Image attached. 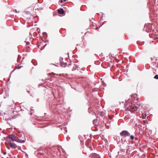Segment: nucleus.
Instances as JSON below:
<instances>
[{
    "instance_id": "1",
    "label": "nucleus",
    "mask_w": 158,
    "mask_h": 158,
    "mask_svg": "<svg viewBox=\"0 0 158 158\" xmlns=\"http://www.w3.org/2000/svg\"><path fill=\"white\" fill-rule=\"evenodd\" d=\"M10 139L13 141H15L19 143H24L25 142V139H21L18 138L14 134H10Z\"/></svg>"
},
{
    "instance_id": "2",
    "label": "nucleus",
    "mask_w": 158,
    "mask_h": 158,
    "mask_svg": "<svg viewBox=\"0 0 158 158\" xmlns=\"http://www.w3.org/2000/svg\"><path fill=\"white\" fill-rule=\"evenodd\" d=\"M120 135L123 137L124 138L130 136V133L127 130H123L120 133Z\"/></svg>"
},
{
    "instance_id": "3",
    "label": "nucleus",
    "mask_w": 158,
    "mask_h": 158,
    "mask_svg": "<svg viewBox=\"0 0 158 158\" xmlns=\"http://www.w3.org/2000/svg\"><path fill=\"white\" fill-rule=\"evenodd\" d=\"M129 106L130 107V108L131 109L130 111L131 112H134V111L137 110L138 108V107L137 106H135V105L133 106L132 105H129Z\"/></svg>"
},
{
    "instance_id": "4",
    "label": "nucleus",
    "mask_w": 158,
    "mask_h": 158,
    "mask_svg": "<svg viewBox=\"0 0 158 158\" xmlns=\"http://www.w3.org/2000/svg\"><path fill=\"white\" fill-rule=\"evenodd\" d=\"M58 12L60 14H63L64 13V11L62 8L59 9L58 10Z\"/></svg>"
},
{
    "instance_id": "5",
    "label": "nucleus",
    "mask_w": 158,
    "mask_h": 158,
    "mask_svg": "<svg viewBox=\"0 0 158 158\" xmlns=\"http://www.w3.org/2000/svg\"><path fill=\"white\" fill-rule=\"evenodd\" d=\"M17 145L15 143H10V148H16Z\"/></svg>"
},
{
    "instance_id": "6",
    "label": "nucleus",
    "mask_w": 158,
    "mask_h": 158,
    "mask_svg": "<svg viewBox=\"0 0 158 158\" xmlns=\"http://www.w3.org/2000/svg\"><path fill=\"white\" fill-rule=\"evenodd\" d=\"M130 139L131 140H133L134 139H135V137L133 135H130Z\"/></svg>"
},
{
    "instance_id": "7",
    "label": "nucleus",
    "mask_w": 158,
    "mask_h": 158,
    "mask_svg": "<svg viewBox=\"0 0 158 158\" xmlns=\"http://www.w3.org/2000/svg\"><path fill=\"white\" fill-rule=\"evenodd\" d=\"M63 58L62 57H60V58L59 60L60 61V63L61 64H62V60H63Z\"/></svg>"
},
{
    "instance_id": "8",
    "label": "nucleus",
    "mask_w": 158,
    "mask_h": 158,
    "mask_svg": "<svg viewBox=\"0 0 158 158\" xmlns=\"http://www.w3.org/2000/svg\"><path fill=\"white\" fill-rule=\"evenodd\" d=\"M97 122V120H93V123L95 125H97L96 123Z\"/></svg>"
},
{
    "instance_id": "9",
    "label": "nucleus",
    "mask_w": 158,
    "mask_h": 158,
    "mask_svg": "<svg viewBox=\"0 0 158 158\" xmlns=\"http://www.w3.org/2000/svg\"><path fill=\"white\" fill-rule=\"evenodd\" d=\"M8 143L6 142L5 143V144L7 147H8V145L9 146V145H10V142H8Z\"/></svg>"
},
{
    "instance_id": "10",
    "label": "nucleus",
    "mask_w": 158,
    "mask_h": 158,
    "mask_svg": "<svg viewBox=\"0 0 158 158\" xmlns=\"http://www.w3.org/2000/svg\"><path fill=\"white\" fill-rule=\"evenodd\" d=\"M154 78L156 79H158V75H155L154 77Z\"/></svg>"
},
{
    "instance_id": "11",
    "label": "nucleus",
    "mask_w": 158,
    "mask_h": 158,
    "mask_svg": "<svg viewBox=\"0 0 158 158\" xmlns=\"http://www.w3.org/2000/svg\"><path fill=\"white\" fill-rule=\"evenodd\" d=\"M16 117V115H15L14 116H13L11 117H10V120L11 119H14Z\"/></svg>"
},
{
    "instance_id": "12",
    "label": "nucleus",
    "mask_w": 158,
    "mask_h": 158,
    "mask_svg": "<svg viewBox=\"0 0 158 158\" xmlns=\"http://www.w3.org/2000/svg\"><path fill=\"white\" fill-rule=\"evenodd\" d=\"M62 66L63 65H66V64H67V63H64L62 61V64H61Z\"/></svg>"
},
{
    "instance_id": "13",
    "label": "nucleus",
    "mask_w": 158,
    "mask_h": 158,
    "mask_svg": "<svg viewBox=\"0 0 158 158\" xmlns=\"http://www.w3.org/2000/svg\"><path fill=\"white\" fill-rule=\"evenodd\" d=\"M27 40V39H26V41H25V42L27 44L29 45V44H30V42H28V41H27V42L26 41Z\"/></svg>"
},
{
    "instance_id": "14",
    "label": "nucleus",
    "mask_w": 158,
    "mask_h": 158,
    "mask_svg": "<svg viewBox=\"0 0 158 158\" xmlns=\"http://www.w3.org/2000/svg\"><path fill=\"white\" fill-rule=\"evenodd\" d=\"M13 11L14 12H15L16 13H17V11L16 10H15V9ZM18 12L19 13V11H18Z\"/></svg>"
},
{
    "instance_id": "15",
    "label": "nucleus",
    "mask_w": 158,
    "mask_h": 158,
    "mask_svg": "<svg viewBox=\"0 0 158 158\" xmlns=\"http://www.w3.org/2000/svg\"><path fill=\"white\" fill-rule=\"evenodd\" d=\"M29 34H30V35H29V38L30 39L32 37V35L30 32L29 33Z\"/></svg>"
},
{
    "instance_id": "16",
    "label": "nucleus",
    "mask_w": 158,
    "mask_h": 158,
    "mask_svg": "<svg viewBox=\"0 0 158 158\" xmlns=\"http://www.w3.org/2000/svg\"><path fill=\"white\" fill-rule=\"evenodd\" d=\"M66 0H61L60 1V2L61 3L63 2H64L66 1Z\"/></svg>"
},
{
    "instance_id": "17",
    "label": "nucleus",
    "mask_w": 158,
    "mask_h": 158,
    "mask_svg": "<svg viewBox=\"0 0 158 158\" xmlns=\"http://www.w3.org/2000/svg\"><path fill=\"white\" fill-rule=\"evenodd\" d=\"M10 138V135H8L7 136V139H9Z\"/></svg>"
},
{
    "instance_id": "18",
    "label": "nucleus",
    "mask_w": 158,
    "mask_h": 158,
    "mask_svg": "<svg viewBox=\"0 0 158 158\" xmlns=\"http://www.w3.org/2000/svg\"><path fill=\"white\" fill-rule=\"evenodd\" d=\"M135 139L136 140H138V138L137 137L135 138Z\"/></svg>"
},
{
    "instance_id": "19",
    "label": "nucleus",
    "mask_w": 158,
    "mask_h": 158,
    "mask_svg": "<svg viewBox=\"0 0 158 158\" xmlns=\"http://www.w3.org/2000/svg\"><path fill=\"white\" fill-rule=\"evenodd\" d=\"M134 97H135L137 96L136 94H134Z\"/></svg>"
},
{
    "instance_id": "20",
    "label": "nucleus",
    "mask_w": 158,
    "mask_h": 158,
    "mask_svg": "<svg viewBox=\"0 0 158 158\" xmlns=\"http://www.w3.org/2000/svg\"><path fill=\"white\" fill-rule=\"evenodd\" d=\"M122 142H123V143H124L125 142H127V140H125L124 141V142H123V141H122Z\"/></svg>"
},
{
    "instance_id": "21",
    "label": "nucleus",
    "mask_w": 158,
    "mask_h": 158,
    "mask_svg": "<svg viewBox=\"0 0 158 158\" xmlns=\"http://www.w3.org/2000/svg\"><path fill=\"white\" fill-rule=\"evenodd\" d=\"M47 44H46V45H45V46H44V48H43V49H41V50H42L45 47V46Z\"/></svg>"
},
{
    "instance_id": "22",
    "label": "nucleus",
    "mask_w": 158,
    "mask_h": 158,
    "mask_svg": "<svg viewBox=\"0 0 158 158\" xmlns=\"http://www.w3.org/2000/svg\"><path fill=\"white\" fill-rule=\"evenodd\" d=\"M157 31V30H152V32H153V31H154V32H155V31Z\"/></svg>"
},
{
    "instance_id": "23",
    "label": "nucleus",
    "mask_w": 158,
    "mask_h": 158,
    "mask_svg": "<svg viewBox=\"0 0 158 158\" xmlns=\"http://www.w3.org/2000/svg\"><path fill=\"white\" fill-rule=\"evenodd\" d=\"M122 151L123 152H125V149H123V150H122Z\"/></svg>"
},
{
    "instance_id": "24",
    "label": "nucleus",
    "mask_w": 158,
    "mask_h": 158,
    "mask_svg": "<svg viewBox=\"0 0 158 158\" xmlns=\"http://www.w3.org/2000/svg\"><path fill=\"white\" fill-rule=\"evenodd\" d=\"M149 30H146L145 31L147 32H148L149 31H149Z\"/></svg>"
},
{
    "instance_id": "25",
    "label": "nucleus",
    "mask_w": 158,
    "mask_h": 158,
    "mask_svg": "<svg viewBox=\"0 0 158 158\" xmlns=\"http://www.w3.org/2000/svg\"><path fill=\"white\" fill-rule=\"evenodd\" d=\"M43 32V35H44V34H46V33L45 32Z\"/></svg>"
},
{
    "instance_id": "26",
    "label": "nucleus",
    "mask_w": 158,
    "mask_h": 158,
    "mask_svg": "<svg viewBox=\"0 0 158 158\" xmlns=\"http://www.w3.org/2000/svg\"><path fill=\"white\" fill-rule=\"evenodd\" d=\"M21 67H19L17 68L18 69H19L20 68H21Z\"/></svg>"
},
{
    "instance_id": "27",
    "label": "nucleus",
    "mask_w": 158,
    "mask_h": 158,
    "mask_svg": "<svg viewBox=\"0 0 158 158\" xmlns=\"http://www.w3.org/2000/svg\"><path fill=\"white\" fill-rule=\"evenodd\" d=\"M6 153V152H4V153H3V154H4V155Z\"/></svg>"
},
{
    "instance_id": "28",
    "label": "nucleus",
    "mask_w": 158,
    "mask_h": 158,
    "mask_svg": "<svg viewBox=\"0 0 158 158\" xmlns=\"http://www.w3.org/2000/svg\"><path fill=\"white\" fill-rule=\"evenodd\" d=\"M37 30H40V29H39V28H37Z\"/></svg>"
},
{
    "instance_id": "29",
    "label": "nucleus",
    "mask_w": 158,
    "mask_h": 158,
    "mask_svg": "<svg viewBox=\"0 0 158 158\" xmlns=\"http://www.w3.org/2000/svg\"><path fill=\"white\" fill-rule=\"evenodd\" d=\"M32 113H30V114L31 115H32Z\"/></svg>"
},
{
    "instance_id": "30",
    "label": "nucleus",
    "mask_w": 158,
    "mask_h": 158,
    "mask_svg": "<svg viewBox=\"0 0 158 158\" xmlns=\"http://www.w3.org/2000/svg\"><path fill=\"white\" fill-rule=\"evenodd\" d=\"M12 113L10 114V116H11V115H12ZM12 116V115H11V116Z\"/></svg>"
},
{
    "instance_id": "31",
    "label": "nucleus",
    "mask_w": 158,
    "mask_h": 158,
    "mask_svg": "<svg viewBox=\"0 0 158 158\" xmlns=\"http://www.w3.org/2000/svg\"><path fill=\"white\" fill-rule=\"evenodd\" d=\"M65 131L66 132H66H67V131H66V130H65Z\"/></svg>"
},
{
    "instance_id": "32",
    "label": "nucleus",
    "mask_w": 158,
    "mask_h": 158,
    "mask_svg": "<svg viewBox=\"0 0 158 158\" xmlns=\"http://www.w3.org/2000/svg\"><path fill=\"white\" fill-rule=\"evenodd\" d=\"M39 46H40V45H39L38 46V48H39Z\"/></svg>"
},
{
    "instance_id": "33",
    "label": "nucleus",
    "mask_w": 158,
    "mask_h": 158,
    "mask_svg": "<svg viewBox=\"0 0 158 158\" xmlns=\"http://www.w3.org/2000/svg\"><path fill=\"white\" fill-rule=\"evenodd\" d=\"M1 106V105L0 104V106Z\"/></svg>"
}]
</instances>
